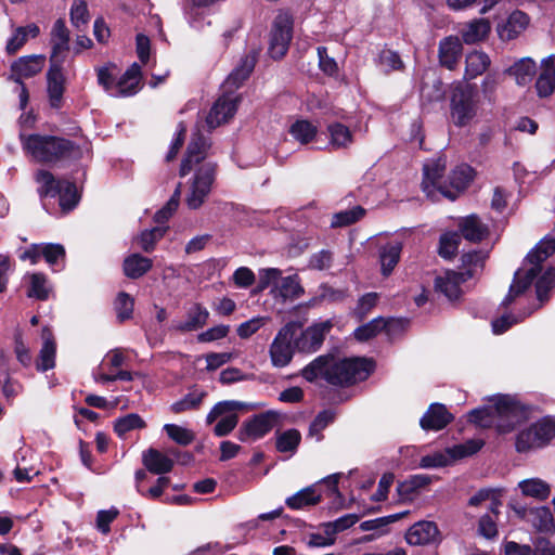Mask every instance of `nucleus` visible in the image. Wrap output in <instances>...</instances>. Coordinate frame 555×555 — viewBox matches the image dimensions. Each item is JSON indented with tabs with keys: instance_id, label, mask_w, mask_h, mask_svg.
<instances>
[{
	"instance_id": "1",
	"label": "nucleus",
	"mask_w": 555,
	"mask_h": 555,
	"mask_svg": "<svg viewBox=\"0 0 555 555\" xmlns=\"http://www.w3.org/2000/svg\"><path fill=\"white\" fill-rule=\"evenodd\" d=\"M210 146L209 138L199 130L194 131L181 163L179 172L181 177H185L195 169L185 195V203L190 209H198L205 203L216 179L217 164L204 162Z\"/></svg>"
},
{
	"instance_id": "2",
	"label": "nucleus",
	"mask_w": 555,
	"mask_h": 555,
	"mask_svg": "<svg viewBox=\"0 0 555 555\" xmlns=\"http://www.w3.org/2000/svg\"><path fill=\"white\" fill-rule=\"evenodd\" d=\"M374 370V363L365 358L340 359L334 354H321L301 370V376L312 383L323 378L334 386H348L364 380Z\"/></svg>"
},
{
	"instance_id": "3",
	"label": "nucleus",
	"mask_w": 555,
	"mask_h": 555,
	"mask_svg": "<svg viewBox=\"0 0 555 555\" xmlns=\"http://www.w3.org/2000/svg\"><path fill=\"white\" fill-rule=\"evenodd\" d=\"M468 417L479 427H495L499 433L505 434L526 420L527 410L514 397L496 395L489 399L488 404L472 410Z\"/></svg>"
},
{
	"instance_id": "4",
	"label": "nucleus",
	"mask_w": 555,
	"mask_h": 555,
	"mask_svg": "<svg viewBox=\"0 0 555 555\" xmlns=\"http://www.w3.org/2000/svg\"><path fill=\"white\" fill-rule=\"evenodd\" d=\"M554 254L555 237L542 240L535 248L528 254L527 262L524 267L515 272L513 283L502 305L507 307L518 296L524 294L531 286L538 274L543 271L542 263Z\"/></svg>"
},
{
	"instance_id": "5",
	"label": "nucleus",
	"mask_w": 555,
	"mask_h": 555,
	"mask_svg": "<svg viewBox=\"0 0 555 555\" xmlns=\"http://www.w3.org/2000/svg\"><path fill=\"white\" fill-rule=\"evenodd\" d=\"M21 140L24 150L40 163H55L63 158L76 157L79 152L70 141L54 135H21Z\"/></svg>"
},
{
	"instance_id": "6",
	"label": "nucleus",
	"mask_w": 555,
	"mask_h": 555,
	"mask_svg": "<svg viewBox=\"0 0 555 555\" xmlns=\"http://www.w3.org/2000/svg\"><path fill=\"white\" fill-rule=\"evenodd\" d=\"M479 93L476 87L467 82L453 86L450 95V114L457 127L467 126L477 115Z\"/></svg>"
},
{
	"instance_id": "7",
	"label": "nucleus",
	"mask_w": 555,
	"mask_h": 555,
	"mask_svg": "<svg viewBox=\"0 0 555 555\" xmlns=\"http://www.w3.org/2000/svg\"><path fill=\"white\" fill-rule=\"evenodd\" d=\"M447 167V159L439 156L435 159H429L423 166V182L422 189L426 195L433 201H437L439 195L454 201V192H451L443 175Z\"/></svg>"
},
{
	"instance_id": "8",
	"label": "nucleus",
	"mask_w": 555,
	"mask_h": 555,
	"mask_svg": "<svg viewBox=\"0 0 555 555\" xmlns=\"http://www.w3.org/2000/svg\"><path fill=\"white\" fill-rule=\"evenodd\" d=\"M299 328L297 322H288L282 326L273 338L269 347V356L271 364L281 369L287 366L294 357L295 351V334Z\"/></svg>"
},
{
	"instance_id": "9",
	"label": "nucleus",
	"mask_w": 555,
	"mask_h": 555,
	"mask_svg": "<svg viewBox=\"0 0 555 555\" xmlns=\"http://www.w3.org/2000/svg\"><path fill=\"white\" fill-rule=\"evenodd\" d=\"M294 20L287 12L280 10L275 15L269 36L270 56L274 60L282 59L288 51L293 38Z\"/></svg>"
},
{
	"instance_id": "10",
	"label": "nucleus",
	"mask_w": 555,
	"mask_h": 555,
	"mask_svg": "<svg viewBox=\"0 0 555 555\" xmlns=\"http://www.w3.org/2000/svg\"><path fill=\"white\" fill-rule=\"evenodd\" d=\"M247 406L246 403L235 400L220 401L214 405L210 412L207 414L206 423L212 424L218 421L214 427V434L217 437H224L229 435L238 423L237 411L243 410Z\"/></svg>"
},
{
	"instance_id": "11",
	"label": "nucleus",
	"mask_w": 555,
	"mask_h": 555,
	"mask_svg": "<svg viewBox=\"0 0 555 555\" xmlns=\"http://www.w3.org/2000/svg\"><path fill=\"white\" fill-rule=\"evenodd\" d=\"M555 436V423L550 418H542L529 427L522 429L516 437V450L527 452L542 448Z\"/></svg>"
},
{
	"instance_id": "12",
	"label": "nucleus",
	"mask_w": 555,
	"mask_h": 555,
	"mask_svg": "<svg viewBox=\"0 0 555 555\" xmlns=\"http://www.w3.org/2000/svg\"><path fill=\"white\" fill-rule=\"evenodd\" d=\"M334 327L332 320L317 321L306 327L299 335L295 334V348L301 353H314L321 349L325 337Z\"/></svg>"
},
{
	"instance_id": "13",
	"label": "nucleus",
	"mask_w": 555,
	"mask_h": 555,
	"mask_svg": "<svg viewBox=\"0 0 555 555\" xmlns=\"http://www.w3.org/2000/svg\"><path fill=\"white\" fill-rule=\"evenodd\" d=\"M482 447L479 440H469L465 443L454 446L447 450V453H435L425 455L420 461L422 468H435L447 466L451 460L462 459L478 452Z\"/></svg>"
},
{
	"instance_id": "14",
	"label": "nucleus",
	"mask_w": 555,
	"mask_h": 555,
	"mask_svg": "<svg viewBox=\"0 0 555 555\" xmlns=\"http://www.w3.org/2000/svg\"><path fill=\"white\" fill-rule=\"evenodd\" d=\"M279 417L280 415L275 411H267L255 415L243 424L238 431V439L244 442L249 439L257 440L262 438L272 430Z\"/></svg>"
},
{
	"instance_id": "15",
	"label": "nucleus",
	"mask_w": 555,
	"mask_h": 555,
	"mask_svg": "<svg viewBox=\"0 0 555 555\" xmlns=\"http://www.w3.org/2000/svg\"><path fill=\"white\" fill-rule=\"evenodd\" d=\"M238 102L240 95L225 93L222 90V94L215 102L206 117L207 128L212 130L233 118L236 113Z\"/></svg>"
},
{
	"instance_id": "16",
	"label": "nucleus",
	"mask_w": 555,
	"mask_h": 555,
	"mask_svg": "<svg viewBox=\"0 0 555 555\" xmlns=\"http://www.w3.org/2000/svg\"><path fill=\"white\" fill-rule=\"evenodd\" d=\"M257 56L258 52L253 50L240 60L238 64L222 83L221 88L225 93L235 94L234 91L243 85L254 70Z\"/></svg>"
},
{
	"instance_id": "17",
	"label": "nucleus",
	"mask_w": 555,
	"mask_h": 555,
	"mask_svg": "<svg viewBox=\"0 0 555 555\" xmlns=\"http://www.w3.org/2000/svg\"><path fill=\"white\" fill-rule=\"evenodd\" d=\"M472 278V271H446L442 275L435 279V288L443 294L449 300H455L461 296V284Z\"/></svg>"
},
{
	"instance_id": "18",
	"label": "nucleus",
	"mask_w": 555,
	"mask_h": 555,
	"mask_svg": "<svg viewBox=\"0 0 555 555\" xmlns=\"http://www.w3.org/2000/svg\"><path fill=\"white\" fill-rule=\"evenodd\" d=\"M52 52L50 63H64L69 49V30L63 20H57L51 30Z\"/></svg>"
},
{
	"instance_id": "19",
	"label": "nucleus",
	"mask_w": 555,
	"mask_h": 555,
	"mask_svg": "<svg viewBox=\"0 0 555 555\" xmlns=\"http://www.w3.org/2000/svg\"><path fill=\"white\" fill-rule=\"evenodd\" d=\"M405 540L410 545H426L440 540L439 529L434 521H418L406 532Z\"/></svg>"
},
{
	"instance_id": "20",
	"label": "nucleus",
	"mask_w": 555,
	"mask_h": 555,
	"mask_svg": "<svg viewBox=\"0 0 555 555\" xmlns=\"http://www.w3.org/2000/svg\"><path fill=\"white\" fill-rule=\"evenodd\" d=\"M515 512L539 531H551L554 528V517L546 506L539 507H515Z\"/></svg>"
},
{
	"instance_id": "21",
	"label": "nucleus",
	"mask_w": 555,
	"mask_h": 555,
	"mask_svg": "<svg viewBox=\"0 0 555 555\" xmlns=\"http://www.w3.org/2000/svg\"><path fill=\"white\" fill-rule=\"evenodd\" d=\"M62 63H50L48 72V93L50 104L54 108H60L64 93L65 78L62 73Z\"/></svg>"
},
{
	"instance_id": "22",
	"label": "nucleus",
	"mask_w": 555,
	"mask_h": 555,
	"mask_svg": "<svg viewBox=\"0 0 555 555\" xmlns=\"http://www.w3.org/2000/svg\"><path fill=\"white\" fill-rule=\"evenodd\" d=\"M529 17L521 11H514L507 20L498 25L499 37L504 41H509L518 37L528 26Z\"/></svg>"
},
{
	"instance_id": "23",
	"label": "nucleus",
	"mask_w": 555,
	"mask_h": 555,
	"mask_svg": "<svg viewBox=\"0 0 555 555\" xmlns=\"http://www.w3.org/2000/svg\"><path fill=\"white\" fill-rule=\"evenodd\" d=\"M451 421L452 415L443 404L433 403L421 418L420 425L425 430H440Z\"/></svg>"
},
{
	"instance_id": "24",
	"label": "nucleus",
	"mask_w": 555,
	"mask_h": 555,
	"mask_svg": "<svg viewBox=\"0 0 555 555\" xmlns=\"http://www.w3.org/2000/svg\"><path fill=\"white\" fill-rule=\"evenodd\" d=\"M42 347L36 361L39 372H47L55 366L56 345L52 332L43 327L41 332Z\"/></svg>"
},
{
	"instance_id": "25",
	"label": "nucleus",
	"mask_w": 555,
	"mask_h": 555,
	"mask_svg": "<svg viewBox=\"0 0 555 555\" xmlns=\"http://www.w3.org/2000/svg\"><path fill=\"white\" fill-rule=\"evenodd\" d=\"M271 295L274 298H281L283 301L299 298L304 293L300 280L297 274L280 278L278 284L271 288Z\"/></svg>"
},
{
	"instance_id": "26",
	"label": "nucleus",
	"mask_w": 555,
	"mask_h": 555,
	"mask_svg": "<svg viewBox=\"0 0 555 555\" xmlns=\"http://www.w3.org/2000/svg\"><path fill=\"white\" fill-rule=\"evenodd\" d=\"M462 42L457 37L450 36L439 43V62L448 69H454L462 54Z\"/></svg>"
},
{
	"instance_id": "27",
	"label": "nucleus",
	"mask_w": 555,
	"mask_h": 555,
	"mask_svg": "<svg viewBox=\"0 0 555 555\" xmlns=\"http://www.w3.org/2000/svg\"><path fill=\"white\" fill-rule=\"evenodd\" d=\"M44 64V57L40 55H30L21 57L12 65V77L21 83L23 78H29L38 74Z\"/></svg>"
},
{
	"instance_id": "28",
	"label": "nucleus",
	"mask_w": 555,
	"mask_h": 555,
	"mask_svg": "<svg viewBox=\"0 0 555 555\" xmlns=\"http://www.w3.org/2000/svg\"><path fill=\"white\" fill-rule=\"evenodd\" d=\"M535 88L539 96H550L555 90V55H550L542 62V72L537 79Z\"/></svg>"
},
{
	"instance_id": "29",
	"label": "nucleus",
	"mask_w": 555,
	"mask_h": 555,
	"mask_svg": "<svg viewBox=\"0 0 555 555\" xmlns=\"http://www.w3.org/2000/svg\"><path fill=\"white\" fill-rule=\"evenodd\" d=\"M141 68L138 64H132L125 74L120 77L115 86V91H112L113 96H129L138 91L140 82Z\"/></svg>"
},
{
	"instance_id": "30",
	"label": "nucleus",
	"mask_w": 555,
	"mask_h": 555,
	"mask_svg": "<svg viewBox=\"0 0 555 555\" xmlns=\"http://www.w3.org/2000/svg\"><path fill=\"white\" fill-rule=\"evenodd\" d=\"M209 318L208 310L199 304L192 306L188 312L185 321L176 324V330L180 332H193L202 328Z\"/></svg>"
},
{
	"instance_id": "31",
	"label": "nucleus",
	"mask_w": 555,
	"mask_h": 555,
	"mask_svg": "<svg viewBox=\"0 0 555 555\" xmlns=\"http://www.w3.org/2000/svg\"><path fill=\"white\" fill-rule=\"evenodd\" d=\"M459 228L462 236L469 242H480L488 234V227L483 224L476 215L463 218Z\"/></svg>"
},
{
	"instance_id": "32",
	"label": "nucleus",
	"mask_w": 555,
	"mask_h": 555,
	"mask_svg": "<svg viewBox=\"0 0 555 555\" xmlns=\"http://www.w3.org/2000/svg\"><path fill=\"white\" fill-rule=\"evenodd\" d=\"M521 494L537 501H545L552 492L551 485L541 478H528L518 482Z\"/></svg>"
},
{
	"instance_id": "33",
	"label": "nucleus",
	"mask_w": 555,
	"mask_h": 555,
	"mask_svg": "<svg viewBox=\"0 0 555 555\" xmlns=\"http://www.w3.org/2000/svg\"><path fill=\"white\" fill-rule=\"evenodd\" d=\"M322 494L317 486H309L286 499V505L292 509H301L313 506L321 501Z\"/></svg>"
},
{
	"instance_id": "34",
	"label": "nucleus",
	"mask_w": 555,
	"mask_h": 555,
	"mask_svg": "<svg viewBox=\"0 0 555 555\" xmlns=\"http://www.w3.org/2000/svg\"><path fill=\"white\" fill-rule=\"evenodd\" d=\"M143 464L149 472L156 475L169 473L173 467L171 459L152 448L143 453Z\"/></svg>"
},
{
	"instance_id": "35",
	"label": "nucleus",
	"mask_w": 555,
	"mask_h": 555,
	"mask_svg": "<svg viewBox=\"0 0 555 555\" xmlns=\"http://www.w3.org/2000/svg\"><path fill=\"white\" fill-rule=\"evenodd\" d=\"M152 266L153 262L150 258L140 254H131L125 258L122 270L127 278L135 280L149 272Z\"/></svg>"
},
{
	"instance_id": "36",
	"label": "nucleus",
	"mask_w": 555,
	"mask_h": 555,
	"mask_svg": "<svg viewBox=\"0 0 555 555\" xmlns=\"http://www.w3.org/2000/svg\"><path fill=\"white\" fill-rule=\"evenodd\" d=\"M537 72L535 63L530 57H524L506 69V73L515 78L518 86L531 82Z\"/></svg>"
},
{
	"instance_id": "37",
	"label": "nucleus",
	"mask_w": 555,
	"mask_h": 555,
	"mask_svg": "<svg viewBox=\"0 0 555 555\" xmlns=\"http://www.w3.org/2000/svg\"><path fill=\"white\" fill-rule=\"evenodd\" d=\"M491 26L487 18H479L468 23L462 30V38L466 44H474L487 38Z\"/></svg>"
},
{
	"instance_id": "38",
	"label": "nucleus",
	"mask_w": 555,
	"mask_h": 555,
	"mask_svg": "<svg viewBox=\"0 0 555 555\" xmlns=\"http://www.w3.org/2000/svg\"><path fill=\"white\" fill-rule=\"evenodd\" d=\"M465 77L474 79L483 74L490 66V57L482 51H473L466 55Z\"/></svg>"
},
{
	"instance_id": "39",
	"label": "nucleus",
	"mask_w": 555,
	"mask_h": 555,
	"mask_svg": "<svg viewBox=\"0 0 555 555\" xmlns=\"http://www.w3.org/2000/svg\"><path fill=\"white\" fill-rule=\"evenodd\" d=\"M473 168L468 165L457 166L449 176L448 186L451 192H454V199L463 192L470 181L473 180Z\"/></svg>"
},
{
	"instance_id": "40",
	"label": "nucleus",
	"mask_w": 555,
	"mask_h": 555,
	"mask_svg": "<svg viewBox=\"0 0 555 555\" xmlns=\"http://www.w3.org/2000/svg\"><path fill=\"white\" fill-rule=\"evenodd\" d=\"M35 180L39 184L38 194L40 197H55L64 182V180L55 179L50 171L43 169L37 171Z\"/></svg>"
},
{
	"instance_id": "41",
	"label": "nucleus",
	"mask_w": 555,
	"mask_h": 555,
	"mask_svg": "<svg viewBox=\"0 0 555 555\" xmlns=\"http://www.w3.org/2000/svg\"><path fill=\"white\" fill-rule=\"evenodd\" d=\"M401 250L402 244L400 242H390L382 247L379 257L384 275H389L397 266Z\"/></svg>"
},
{
	"instance_id": "42",
	"label": "nucleus",
	"mask_w": 555,
	"mask_h": 555,
	"mask_svg": "<svg viewBox=\"0 0 555 555\" xmlns=\"http://www.w3.org/2000/svg\"><path fill=\"white\" fill-rule=\"evenodd\" d=\"M327 131L330 134V144L334 149H347L353 142L352 132L347 126L340 122L330 124Z\"/></svg>"
},
{
	"instance_id": "43",
	"label": "nucleus",
	"mask_w": 555,
	"mask_h": 555,
	"mask_svg": "<svg viewBox=\"0 0 555 555\" xmlns=\"http://www.w3.org/2000/svg\"><path fill=\"white\" fill-rule=\"evenodd\" d=\"M301 441V435L299 430L292 428L282 433H276L275 447L279 452L292 453L297 451V448Z\"/></svg>"
},
{
	"instance_id": "44",
	"label": "nucleus",
	"mask_w": 555,
	"mask_h": 555,
	"mask_svg": "<svg viewBox=\"0 0 555 555\" xmlns=\"http://www.w3.org/2000/svg\"><path fill=\"white\" fill-rule=\"evenodd\" d=\"M51 292L47 276L42 273H31L29 275V288L27 296L38 300H47Z\"/></svg>"
},
{
	"instance_id": "45",
	"label": "nucleus",
	"mask_w": 555,
	"mask_h": 555,
	"mask_svg": "<svg viewBox=\"0 0 555 555\" xmlns=\"http://www.w3.org/2000/svg\"><path fill=\"white\" fill-rule=\"evenodd\" d=\"M359 520V516L356 514H347L334 521L323 522L320 525V528L323 530V533L328 535L330 538H335L337 533L352 527Z\"/></svg>"
},
{
	"instance_id": "46",
	"label": "nucleus",
	"mask_w": 555,
	"mask_h": 555,
	"mask_svg": "<svg viewBox=\"0 0 555 555\" xmlns=\"http://www.w3.org/2000/svg\"><path fill=\"white\" fill-rule=\"evenodd\" d=\"M408 512H403L375 519L365 520L360 524V529L362 531H376L377 535H382L387 532V527L390 524L401 519Z\"/></svg>"
},
{
	"instance_id": "47",
	"label": "nucleus",
	"mask_w": 555,
	"mask_h": 555,
	"mask_svg": "<svg viewBox=\"0 0 555 555\" xmlns=\"http://www.w3.org/2000/svg\"><path fill=\"white\" fill-rule=\"evenodd\" d=\"M365 215V209L361 206H354L350 209L341 210L336 212L331 222L332 228H343L348 227L360 219H362Z\"/></svg>"
},
{
	"instance_id": "48",
	"label": "nucleus",
	"mask_w": 555,
	"mask_h": 555,
	"mask_svg": "<svg viewBox=\"0 0 555 555\" xmlns=\"http://www.w3.org/2000/svg\"><path fill=\"white\" fill-rule=\"evenodd\" d=\"M144 427L143 418L139 414L130 413L115 421L114 430L118 437L124 438L128 431Z\"/></svg>"
},
{
	"instance_id": "49",
	"label": "nucleus",
	"mask_w": 555,
	"mask_h": 555,
	"mask_svg": "<svg viewBox=\"0 0 555 555\" xmlns=\"http://www.w3.org/2000/svg\"><path fill=\"white\" fill-rule=\"evenodd\" d=\"M317 127L308 120H297L289 129L293 138L301 144L311 142L317 134Z\"/></svg>"
},
{
	"instance_id": "50",
	"label": "nucleus",
	"mask_w": 555,
	"mask_h": 555,
	"mask_svg": "<svg viewBox=\"0 0 555 555\" xmlns=\"http://www.w3.org/2000/svg\"><path fill=\"white\" fill-rule=\"evenodd\" d=\"M335 414L330 410L321 411L309 426V437H313L317 441L323 439L322 431L334 422Z\"/></svg>"
},
{
	"instance_id": "51",
	"label": "nucleus",
	"mask_w": 555,
	"mask_h": 555,
	"mask_svg": "<svg viewBox=\"0 0 555 555\" xmlns=\"http://www.w3.org/2000/svg\"><path fill=\"white\" fill-rule=\"evenodd\" d=\"M57 195L60 197V206L65 211L72 210L78 204L79 197L76 185L73 182L64 180Z\"/></svg>"
},
{
	"instance_id": "52",
	"label": "nucleus",
	"mask_w": 555,
	"mask_h": 555,
	"mask_svg": "<svg viewBox=\"0 0 555 555\" xmlns=\"http://www.w3.org/2000/svg\"><path fill=\"white\" fill-rule=\"evenodd\" d=\"M205 397V392L203 391H193L185 395L181 400L171 404L170 409L173 413H182L190 410L197 409L203 398Z\"/></svg>"
},
{
	"instance_id": "53",
	"label": "nucleus",
	"mask_w": 555,
	"mask_h": 555,
	"mask_svg": "<svg viewBox=\"0 0 555 555\" xmlns=\"http://www.w3.org/2000/svg\"><path fill=\"white\" fill-rule=\"evenodd\" d=\"M164 430L171 440L181 446H189L195 438L190 429L176 424H166Z\"/></svg>"
},
{
	"instance_id": "54",
	"label": "nucleus",
	"mask_w": 555,
	"mask_h": 555,
	"mask_svg": "<svg viewBox=\"0 0 555 555\" xmlns=\"http://www.w3.org/2000/svg\"><path fill=\"white\" fill-rule=\"evenodd\" d=\"M555 282V268L547 267L542 275L537 280L535 291L537 297L540 301H543L547 297L548 291L553 287Z\"/></svg>"
},
{
	"instance_id": "55",
	"label": "nucleus",
	"mask_w": 555,
	"mask_h": 555,
	"mask_svg": "<svg viewBox=\"0 0 555 555\" xmlns=\"http://www.w3.org/2000/svg\"><path fill=\"white\" fill-rule=\"evenodd\" d=\"M180 195H181V183L178 184L173 194L171 195L169 201L166 203V205L155 214L154 220L157 223H164L172 216V214L177 210V208L179 206Z\"/></svg>"
},
{
	"instance_id": "56",
	"label": "nucleus",
	"mask_w": 555,
	"mask_h": 555,
	"mask_svg": "<svg viewBox=\"0 0 555 555\" xmlns=\"http://www.w3.org/2000/svg\"><path fill=\"white\" fill-rule=\"evenodd\" d=\"M134 299L127 293L118 294L115 301V310L119 321L129 320L132 317Z\"/></svg>"
},
{
	"instance_id": "57",
	"label": "nucleus",
	"mask_w": 555,
	"mask_h": 555,
	"mask_svg": "<svg viewBox=\"0 0 555 555\" xmlns=\"http://www.w3.org/2000/svg\"><path fill=\"white\" fill-rule=\"evenodd\" d=\"M433 479L434 477L425 474L413 475L399 486V492L402 494H410L425 488L433 481Z\"/></svg>"
},
{
	"instance_id": "58",
	"label": "nucleus",
	"mask_w": 555,
	"mask_h": 555,
	"mask_svg": "<svg viewBox=\"0 0 555 555\" xmlns=\"http://www.w3.org/2000/svg\"><path fill=\"white\" fill-rule=\"evenodd\" d=\"M165 232L166 229L162 227H155L151 230L143 231L138 237L141 248L146 253L152 251L156 242L164 236Z\"/></svg>"
},
{
	"instance_id": "59",
	"label": "nucleus",
	"mask_w": 555,
	"mask_h": 555,
	"mask_svg": "<svg viewBox=\"0 0 555 555\" xmlns=\"http://www.w3.org/2000/svg\"><path fill=\"white\" fill-rule=\"evenodd\" d=\"M487 254L482 251H470L462 257V272H473V278L482 269Z\"/></svg>"
},
{
	"instance_id": "60",
	"label": "nucleus",
	"mask_w": 555,
	"mask_h": 555,
	"mask_svg": "<svg viewBox=\"0 0 555 555\" xmlns=\"http://www.w3.org/2000/svg\"><path fill=\"white\" fill-rule=\"evenodd\" d=\"M461 237L457 233H446L440 237L439 255L446 259L453 257L459 248Z\"/></svg>"
},
{
	"instance_id": "61",
	"label": "nucleus",
	"mask_w": 555,
	"mask_h": 555,
	"mask_svg": "<svg viewBox=\"0 0 555 555\" xmlns=\"http://www.w3.org/2000/svg\"><path fill=\"white\" fill-rule=\"evenodd\" d=\"M384 327L385 322L383 319H374L371 322L359 326L354 331V337L360 341H365L377 335Z\"/></svg>"
},
{
	"instance_id": "62",
	"label": "nucleus",
	"mask_w": 555,
	"mask_h": 555,
	"mask_svg": "<svg viewBox=\"0 0 555 555\" xmlns=\"http://www.w3.org/2000/svg\"><path fill=\"white\" fill-rule=\"evenodd\" d=\"M282 275V271L276 268H264L259 270V279H258V291H264L268 287H274Z\"/></svg>"
},
{
	"instance_id": "63",
	"label": "nucleus",
	"mask_w": 555,
	"mask_h": 555,
	"mask_svg": "<svg viewBox=\"0 0 555 555\" xmlns=\"http://www.w3.org/2000/svg\"><path fill=\"white\" fill-rule=\"evenodd\" d=\"M269 318L267 317H256L248 321L243 322L238 325L236 332L237 335L243 338H249L253 334L259 331L267 322Z\"/></svg>"
},
{
	"instance_id": "64",
	"label": "nucleus",
	"mask_w": 555,
	"mask_h": 555,
	"mask_svg": "<svg viewBox=\"0 0 555 555\" xmlns=\"http://www.w3.org/2000/svg\"><path fill=\"white\" fill-rule=\"evenodd\" d=\"M70 21L76 28L85 26L89 22L87 3L83 0L75 1L70 9Z\"/></svg>"
}]
</instances>
